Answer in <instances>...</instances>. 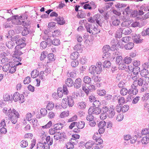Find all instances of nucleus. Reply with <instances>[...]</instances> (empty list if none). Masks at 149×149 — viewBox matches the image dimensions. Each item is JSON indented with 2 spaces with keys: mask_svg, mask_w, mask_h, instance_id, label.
<instances>
[{
  "mask_svg": "<svg viewBox=\"0 0 149 149\" xmlns=\"http://www.w3.org/2000/svg\"><path fill=\"white\" fill-rule=\"evenodd\" d=\"M28 15L26 13L21 14L20 16L16 15L13 16L12 23L16 25H22L24 26H26L25 19L28 18Z\"/></svg>",
  "mask_w": 149,
  "mask_h": 149,
  "instance_id": "nucleus-1",
  "label": "nucleus"
},
{
  "mask_svg": "<svg viewBox=\"0 0 149 149\" xmlns=\"http://www.w3.org/2000/svg\"><path fill=\"white\" fill-rule=\"evenodd\" d=\"M7 114L9 119L11 120L13 124H15L17 122V118L19 117V115L15 109H13L12 110L10 109L8 110Z\"/></svg>",
  "mask_w": 149,
  "mask_h": 149,
  "instance_id": "nucleus-2",
  "label": "nucleus"
},
{
  "mask_svg": "<svg viewBox=\"0 0 149 149\" xmlns=\"http://www.w3.org/2000/svg\"><path fill=\"white\" fill-rule=\"evenodd\" d=\"M74 104L73 99L71 96H67V98H64L62 100L61 106L64 108H66L68 106L72 107Z\"/></svg>",
  "mask_w": 149,
  "mask_h": 149,
  "instance_id": "nucleus-3",
  "label": "nucleus"
},
{
  "mask_svg": "<svg viewBox=\"0 0 149 149\" xmlns=\"http://www.w3.org/2000/svg\"><path fill=\"white\" fill-rule=\"evenodd\" d=\"M132 30L129 28L124 29L123 30L122 28H120L116 32V35L118 38H120L122 37V33L125 35H128L131 33Z\"/></svg>",
  "mask_w": 149,
  "mask_h": 149,
  "instance_id": "nucleus-4",
  "label": "nucleus"
},
{
  "mask_svg": "<svg viewBox=\"0 0 149 149\" xmlns=\"http://www.w3.org/2000/svg\"><path fill=\"white\" fill-rule=\"evenodd\" d=\"M13 99L15 102L19 100V102L21 103L24 102L25 101L24 95L22 94L20 95L17 92H16L14 94Z\"/></svg>",
  "mask_w": 149,
  "mask_h": 149,
  "instance_id": "nucleus-5",
  "label": "nucleus"
},
{
  "mask_svg": "<svg viewBox=\"0 0 149 149\" xmlns=\"http://www.w3.org/2000/svg\"><path fill=\"white\" fill-rule=\"evenodd\" d=\"M137 78H132V79L134 81L131 86L132 87H137L138 86H141L143 84V79L141 78H139V76L137 77Z\"/></svg>",
  "mask_w": 149,
  "mask_h": 149,
  "instance_id": "nucleus-6",
  "label": "nucleus"
},
{
  "mask_svg": "<svg viewBox=\"0 0 149 149\" xmlns=\"http://www.w3.org/2000/svg\"><path fill=\"white\" fill-rule=\"evenodd\" d=\"M101 110V109L98 107H91L88 109V113L89 114L91 113L97 115L100 113Z\"/></svg>",
  "mask_w": 149,
  "mask_h": 149,
  "instance_id": "nucleus-7",
  "label": "nucleus"
},
{
  "mask_svg": "<svg viewBox=\"0 0 149 149\" xmlns=\"http://www.w3.org/2000/svg\"><path fill=\"white\" fill-rule=\"evenodd\" d=\"M19 36H16L15 38L16 43L17 45H20L22 48L26 45L24 43L25 42V38H19Z\"/></svg>",
  "mask_w": 149,
  "mask_h": 149,
  "instance_id": "nucleus-8",
  "label": "nucleus"
},
{
  "mask_svg": "<svg viewBox=\"0 0 149 149\" xmlns=\"http://www.w3.org/2000/svg\"><path fill=\"white\" fill-rule=\"evenodd\" d=\"M138 12L139 11H135L134 12V13L132 14V16L133 17H136L137 19L141 20H146L149 18V12L145 14L142 18L141 17V15H140Z\"/></svg>",
  "mask_w": 149,
  "mask_h": 149,
  "instance_id": "nucleus-9",
  "label": "nucleus"
},
{
  "mask_svg": "<svg viewBox=\"0 0 149 149\" xmlns=\"http://www.w3.org/2000/svg\"><path fill=\"white\" fill-rule=\"evenodd\" d=\"M50 148L48 143L45 142L39 143L37 144L36 149H49Z\"/></svg>",
  "mask_w": 149,
  "mask_h": 149,
  "instance_id": "nucleus-10",
  "label": "nucleus"
},
{
  "mask_svg": "<svg viewBox=\"0 0 149 149\" xmlns=\"http://www.w3.org/2000/svg\"><path fill=\"white\" fill-rule=\"evenodd\" d=\"M121 42L120 41L117 42L116 40L113 39L111 40V48H113V49H116V47L117 46L120 47H122V45H121Z\"/></svg>",
  "mask_w": 149,
  "mask_h": 149,
  "instance_id": "nucleus-11",
  "label": "nucleus"
},
{
  "mask_svg": "<svg viewBox=\"0 0 149 149\" xmlns=\"http://www.w3.org/2000/svg\"><path fill=\"white\" fill-rule=\"evenodd\" d=\"M20 45H17L15 48V51L14 52L13 56L17 58L18 56L21 55L22 53L21 52L20 49L22 48Z\"/></svg>",
  "mask_w": 149,
  "mask_h": 149,
  "instance_id": "nucleus-12",
  "label": "nucleus"
},
{
  "mask_svg": "<svg viewBox=\"0 0 149 149\" xmlns=\"http://www.w3.org/2000/svg\"><path fill=\"white\" fill-rule=\"evenodd\" d=\"M118 16L114 15L111 18V20L112 21V24L115 26H118L120 23V21L118 19Z\"/></svg>",
  "mask_w": 149,
  "mask_h": 149,
  "instance_id": "nucleus-13",
  "label": "nucleus"
},
{
  "mask_svg": "<svg viewBox=\"0 0 149 149\" xmlns=\"http://www.w3.org/2000/svg\"><path fill=\"white\" fill-rule=\"evenodd\" d=\"M114 107L113 106H111L109 108V111H108V113L107 114L108 117L112 118H113L115 116L116 113Z\"/></svg>",
  "mask_w": 149,
  "mask_h": 149,
  "instance_id": "nucleus-14",
  "label": "nucleus"
},
{
  "mask_svg": "<svg viewBox=\"0 0 149 149\" xmlns=\"http://www.w3.org/2000/svg\"><path fill=\"white\" fill-rule=\"evenodd\" d=\"M140 71V68H135L131 71L132 74H131V78H133L134 79L137 78V77L139 75V73Z\"/></svg>",
  "mask_w": 149,
  "mask_h": 149,
  "instance_id": "nucleus-15",
  "label": "nucleus"
},
{
  "mask_svg": "<svg viewBox=\"0 0 149 149\" xmlns=\"http://www.w3.org/2000/svg\"><path fill=\"white\" fill-rule=\"evenodd\" d=\"M143 11H149V4L148 6H144V5L141 6L140 8V10L139 11L138 13H139L140 15H142L144 13Z\"/></svg>",
  "mask_w": 149,
  "mask_h": 149,
  "instance_id": "nucleus-16",
  "label": "nucleus"
},
{
  "mask_svg": "<svg viewBox=\"0 0 149 149\" xmlns=\"http://www.w3.org/2000/svg\"><path fill=\"white\" fill-rule=\"evenodd\" d=\"M81 80L80 78H78L75 80L74 84V86L75 88H79L81 87Z\"/></svg>",
  "mask_w": 149,
  "mask_h": 149,
  "instance_id": "nucleus-17",
  "label": "nucleus"
},
{
  "mask_svg": "<svg viewBox=\"0 0 149 149\" xmlns=\"http://www.w3.org/2000/svg\"><path fill=\"white\" fill-rule=\"evenodd\" d=\"M102 63L100 62H97L96 66V73L97 74H99L102 72Z\"/></svg>",
  "mask_w": 149,
  "mask_h": 149,
  "instance_id": "nucleus-18",
  "label": "nucleus"
},
{
  "mask_svg": "<svg viewBox=\"0 0 149 149\" xmlns=\"http://www.w3.org/2000/svg\"><path fill=\"white\" fill-rule=\"evenodd\" d=\"M86 103L85 102H79L77 104V107L78 109H84L86 108Z\"/></svg>",
  "mask_w": 149,
  "mask_h": 149,
  "instance_id": "nucleus-19",
  "label": "nucleus"
},
{
  "mask_svg": "<svg viewBox=\"0 0 149 149\" xmlns=\"http://www.w3.org/2000/svg\"><path fill=\"white\" fill-rule=\"evenodd\" d=\"M141 35L139 34H135L133 36V39L134 42L136 43H141L142 40L140 38Z\"/></svg>",
  "mask_w": 149,
  "mask_h": 149,
  "instance_id": "nucleus-20",
  "label": "nucleus"
},
{
  "mask_svg": "<svg viewBox=\"0 0 149 149\" xmlns=\"http://www.w3.org/2000/svg\"><path fill=\"white\" fill-rule=\"evenodd\" d=\"M100 32V30L97 27H96L94 25H93L91 31V34L93 35H95Z\"/></svg>",
  "mask_w": 149,
  "mask_h": 149,
  "instance_id": "nucleus-21",
  "label": "nucleus"
},
{
  "mask_svg": "<svg viewBox=\"0 0 149 149\" xmlns=\"http://www.w3.org/2000/svg\"><path fill=\"white\" fill-rule=\"evenodd\" d=\"M63 134H61V133H56L55 135H54V139L56 140H58L60 139H62L63 138H65L66 136L65 135H62Z\"/></svg>",
  "mask_w": 149,
  "mask_h": 149,
  "instance_id": "nucleus-22",
  "label": "nucleus"
},
{
  "mask_svg": "<svg viewBox=\"0 0 149 149\" xmlns=\"http://www.w3.org/2000/svg\"><path fill=\"white\" fill-rule=\"evenodd\" d=\"M141 133L142 135H146V136L149 139V129L145 128L142 130Z\"/></svg>",
  "mask_w": 149,
  "mask_h": 149,
  "instance_id": "nucleus-23",
  "label": "nucleus"
},
{
  "mask_svg": "<svg viewBox=\"0 0 149 149\" xmlns=\"http://www.w3.org/2000/svg\"><path fill=\"white\" fill-rule=\"evenodd\" d=\"M56 20L58 24L60 25H63L65 23V21L64 20V18L60 16L57 18Z\"/></svg>",
  "mask_w": 149,
  "mask_h": 149,
  "instance_id": "nucleus-24",
  "label": "nucleus"
},
{
  "mask_svg": "<svg viewBox=\"0 0 149 149\" xmlns=\"http://www.w3.org/2000/svg\"><path fill=\"white\" fill-rule=\"evenodd\" d=\"M65 84L68 87H71L74 85L73 81L71 78H68L65 81Z\"/></svg>",
  "mask_w": 149,
  "mask_h": 149,
  "instance_id": "nucleus-25",
  "label": "nucleus"
},
{
  "mask_svg": "<svg viewBox=\"0 0 149 149\" xmlns=\"http://www.w3.org/2000/svg\"><path fill=\"white\" fill-rule=\"evenodd\" d=\"M79 54L77 52H75L71 53L70 57L72 59L75 60L78 58Z\"/></svg>",
  "mask_w": 149,
  "mask_h": 149,
  "instance_id": "nucleus-26",
  "label": "nucleus"
},
{
  "mask_svg": "<svg viewBox=\"0 0 149 149\" xmlns=\"http://www.w3.org/2000/svg\"><path fill=\"white\" fill-rule=\"evenodd\" d=\"M81 4L83 6V8L85 9H88L89 10H91V8L90 6L89 3H88V2L87 1L85 3L83 2L81 3Z\"/></svg>",
  "mask_w": 149,
  "mask_h": 149,
  "instance_id": "nucleus-27",
  "label": "nucleus"
},
{
  "mask_svg": "<svg viewBox=\"0 0 149 149\" xmlns=\"http://www.w3.org/2000/svg\"><path fill=\"white\" fill-rule=\"evenodd\" d=\"M133 43L131 42L127 44L124 46V48L126 50H130L132 49L134 46Z\"/></svg>",
  "mask_w": 149,
  "mask_h": 149,
  "instance_id": "nucleus-28",
  "label": "nucleus"
},
{
  "mask_svg": "<svg viewBox=\"0 0 149 149\" xmlns=\"http://www.w3.org/2000/svg\"><path fill=\"white\" fill-rule=\"evenodd\" d=\"M143 66L144 67L146 66L144 65V64ZM145 68H146L145 67V68L142 70L140 72V74L142 77H145L149 73L148 70H147Z\"/></svg>",
  "mask_w": 149,
  "mask_h": 149,
  "instance_id": "nucleus-29",
  "label": "nucleus"
},
{
  "mask_svg": "<svg viewBox=\"0 0 149 149\" xmlns=\"http://www.w3.org/2000/svg\"><path fill=\"white\" fill-rule=\"evenodd\" d=\"M93 26L91 24H89L88 23H86L84 25L87 31L90 34H91V31L92 28Z\"/></svg>",
  "mask_w": 149,
  "mask_h": 149,
  "instance_id": "nucleus-30",
  "label": "nucleus"
},
{
  "mask_svg": "<svg viewBox=\"0 0 149 149\" xmlns=\"http://www.w3.org/2000/svg\"><path fill=\"white\" fill-rule=\"evenodd\" d=\"M16 71V67L15 65L11 64L8 72L9 73L13 74Z\"/></svg>",
  "mask_w": 149,
  "mask_h": 149,
  "instance_id": "nucleus-31",
  "label": "nucleus"
},
{
  "mask_svg": "<svg viewBox=\"0 0 149 149\" xmlns=\"http://www.w3.org/2000/svg\"><path fill=\"white\" fill-rule=\"evenodd\" d=\"M54 126V129L56 130H58L62 129L63 127V125L61 123H58L55 124Z\"/></svg>",
  "mask_w": 149,
  "mask_h": 149,
  "instance_id": "nucleus-32",
  "label": "nucleus"
},
{
  "mask_svg": "<svg viewBox=\"0 0 149 149\" xmlns=\"http://www.w3.org/2000/svg\"><path fill=\"white\" fill-rule=\"evenodd\" d=\"M85 125V123L84 121H80L78 123L76 122V126L79 129L83 128Z\"/></svg>",
  "mask_w": 149,
  "mask_h": 149,
  "instance_id": "nucleus-33",
  "label": "nucleus"
},
{
  "mask_svg": "<svg viewBox=\"0 0 149 149\" xmlns=\"http://www.w3.org/2000/svg\"><path fill=\"white\" fill-rule=\"evenodd\" d=\"M96 66L91 65L89 69V72L92 75H94L95 72H96Z\"/></svg>",
  "mask_w": 149,
  "mask_h": 149,
  "instance_id": "nucleus-34",
  "label": "nucleus"
},
{
  "mask_svg": "<svg viewBox=\"0 0 149 149\" xmlns=\"http://www.w3.org/2000/svg\"><path fill=\"white\" fill-rule=\"evenodd\" d=\"M31 77L33 78H36L39 75V71L37 70H33L32 71L31 73Z\"/></svg>",
  "mask_w": 149,
  "mask_h": 149,
  "instance_id": "nucleus-35",
  "label": "nucleus"
},
{
  "mask_svg": "<svg viewBox=\"0 0 149 149\" xmlns=\"http://www.w3.org/2000/svg\"><path fill=\"white\" fill-rule=\"evenodd\" d=\"M94 144V143L92 141H89L85 144V147L87 149H89L92 147Z\"/></svg>",
  "mask_w": 149,
  "mask_h": 149,
  "instance_id": "nucleus-36",
  "label": "nucleus"
},
{
  "mask_svg": "<svg viewBox=\"0 0 149 149\" xmlns=\"http://www.w3.org/2000/svg\"><path fill=\"white\" fill-rule=\"evenodd\" d=\"M60 31L59 30H57L52 32V36L53 38L59 36L60 35Z\"/></svg>",
  "mask_w": 149,
  "mask_h": 149,
  "instance_id": "nucleus-37",
  "label": "nucleus"
},
{
  "mask_svg": "<svg viewBox=\"0 0 149 149\" xmlns=\"http://www.w3.org/2000/svg\"><path fill=\"white\" fill-rule=\"evenodd\" d=\"M74 50L80 52H81L82 49H81V45L79 44H77L74 47Z\"/></svg>",
  "mask_w": 149,
  "mask_h": 149,
  "instance_id": "nucleus-38",
  "label": "nucleus"
},
{
  "mask_svg": "<svg viewBox=\"0 0 149 149\" xmlns=\"http://www.w3.org/2000/svg\"><path fill=\"white\" fill-rule=\"evenodd\" d=\"M14 45V42L12 40L8 41L6 42V45L9 48H11Z\"/></svg>",
  "mask_w": 149,
  "mask_h": 149,
  "instance_id": "nucleus-39",
  "label": "nucleus"
},
{
  "mask_svg": "<svg viewBox=\"0 0 149 149\" xmlns=\"http://www.w3.org/2000/svg\"><path fill=\"white\" fill-rule=\"evenodd\" d=\"M123 61L125 63L129 64L131 62L132 59L130 57L127 56L124 58Z\"/></svg>",
  "mask_w": 149,
  "mask_h": 149,
  "instance_id": "nucleus-40",
  "label": "nucleus"
},
{
  "mask_svg": "<svg viewBox=\"0 0 149 149\" xmlns=\"http://www.w3.org/2000/svg\"><path fill=\"white\" fill-rule=\"evenodd\" d=\"M141 142L143 144H147L149 143V139L146 136L142 139Z\"/></svg>",
  "mask_w": 149,
  "mask_h": 149,
  "instance_id": "nucleus-41",
  "label": "nucleus"
},
{
  "mask_svg": "<svg viewBox=\"0 0 149 149\" xmlns=\"http://www.w3.org/2000/svg\"><path fill=\"white\" fill-rule=\"evenodd\" d=\"M110 54L108 53H104L102 55L104 60H109L111 58Z\"/></svg>",
  "mask_w": 149,
  "mask_h": 149,
  "instance_id": "nucleus-42",
  "label": "nucleus"
},
{
  "mask_svg": "<svg viewBox=\"0 0 149 149\" xmlns=\"http://www.w3.org/2000/svg\"><path fill=\"white\" fill-rule=\"evenodd\" d=\"M129 109V107L128 105H124L121 108L120 107L119 109L120 110H118L117 111H121L122 112H125L127 111Z\"/></svg>",
  "mask_w": 149,
  "mask_h": 149,
  "instance_id": "nucleus-43",
  "label": "nucleus"
},
{
  "mask_svg": "<svg viewBox=\"0 0 149 149\" xmlns=\"http://www.w3.org/2000/svg\"><path fill=\"white\" fill-rule=\"evenodd\" d=\"M83 81L86 84H89L91 81V78L88 76H86L83 78Z\"/></svg>",
  "mask_w": 149,
  "mask_h": 149,
  "instance_id": "nucleus-44",
  "label": "nucleus"
},
{
  "mask_svg": "<svg viewBox=\"0 0 149 149\" xmlns=\"http://www.w3.org/2000/svg\"><path fill=\"white\" fill-rule=\"evenodd\" d=\"M123 61L122 56H119L116 57V63L118 65L120 63H122Z\"/></svg>",
  "mask_w": 149,
  "mask_h": 149,
  "instance_id": "nucleus-45",
  "label": "nucleus"
},
{
  "mask_svg": "<svg viewBox=\"0 0 149 149\" xmlns=\"http://www.w3.org/2000/svg\"><path fill=\"white\" fill-rule=\"evenodd\" d=\"M10 64L8 63L5 64L2 67L3 71L6 72L8 71Z\"/></svg>",
  "mask_w": 149,
  "mask_h": 149,
  "instance_id": "nucleus-46",
  "label": "nucleus"
},
{
  "mask_svg": "<svg viewBox=\"0 0 149 149\" xmlns=\"http://www.w3.org/2000/svg\"><path fill=\"white\" fill-rule=\"evenodd\" d=\"M54 104L52 102H50L48 104L46 108L49 110H51L54 107Z\"/></svg>",
  "mask_w": 149,
  "mask_h": 149,
  "instance_id": "nucleus-47",
  "label": "nucleus"
},
{
  "mask_svg": "<svg viewBox=\"0 0 149 149\" xmlns=\"http://www.w3.org/2000/svg\"><path fill=\"white\" fill-rule=\"evenodd\" d=\"M111 63L109 61L105 60L104 62L103 66L104 68H109L111 65Z\"/></svg>",
  "mask_w": 149,
  "mask_h": 149,
  "instance_id": "nucleus-48",
  "label": "nucleus"
},
{
  "mask_svg": "<svg viewBox=\"0 0 149 149\" xmlns=\"http://www.w3.org/2000/svg\"><path fill=\"white\" fill-rule=\"evenodd\" d=\"M20 146L22 148H25L28 146L27 141L24 140L21 141L20 143Z\"/></svg>",
  "mask_w": 149,
  "mask_h": 149,
  "instance_id": "nucleus-49",
  "label": "nucleus"
},
{
  "mask_svg": "<svg viewBox=\"0 0 149 149\" xmlns=\"http://www.w3.org/2000/svg\"><path fill=\"white\" fill-rule=\"evenodd\" d=\"M130 24V21H124L121 24L122 27H128Z\"/></svg>",
  "mask_w": 149,
  "mask_h": 149,
  "instance_id": "nucleus-50",
  "label": "nucleus"
},
{
  "mask_svg": "<svg viewBox=\"0 0 149 149\" xmlns=\"http://www.w3.org/2000/svg\"><path fill=\"white\" fill-rule=\"evenodd\" d=\"M110 49L111 48L108 45H104L102 48V50L104 53H108V52Z\"/></svg>",
  "mask_w": 149,
  "mask_h": 149,
  "instance_id": "nucleus-51",
  "label": "nucleus"
},
{
  "mask_svg": "<svg viewBox=\"0 0 149 149\" xmlns=\"http://www.w3.org/2000/svg\"><path fill=\"white\" fill-rule=\"evenodd\" d=\"M66 147L68 149H72L74 147V145L70 141L66 144Z\"/></svg>",
  "mask_w": 149,
  "mask_h": 149,
  "instance_id": "nucleus-52",
  "label": "nucleus"
},
{
  "mask_svg": "<svg viewBox=\"0 0 149 149\" xmlns=\"http://www.w3.org/2000/svg\"><path fill=\"white\" fill-rule=\"evenodd\" d=\"M69 115V112L68 111H64L62 112L60 116L61 118H64L65 117L68 116Z\"/></svg>",
  "mask_w": 149,
  "mask_h": 149,
  "instance_id": "nucleus-53",
  "label": "nucleus"
},
{
  "mask_svg": "<svg viewBox=\"0 0 149 149\" xmlns=\"http://www.w3.org/2000/svg\"><path fill=\"white\" fill-rule=\"evenodd\" d=\"M90 6L91 8V10L94 9L96 8L97 6V4L95 2L91 1L89 3Z\"/></svg>",
  "mask_w": 149,
  "mask_h": 149,
  "instance_id": "nucleus-54",
  "label": "nucleus"
},
{
  "mask_svg": "<svg viewBox=\"0 0 149 149\" xmlns=\"http://www.w3.org/2000/svg\"><path fill=\"white\" fill-rule=\"evenodd\" d=\"M32 115L30 113H28L25 116V119L26 120L29 121L31 120L32 119Z\"/></svg>",
  "mask_w": 149,
  "mask_h": 149,
  "instance_id": "nucleus-55",
  "label": "nucleus"
},
{
  "mask_svg": "<svg viewBox=\"0 0 149 149\" xmlns=\"http://www.w3.org/2000/svg\"><path fill=\"white\" fill-rule=\"evenodd\" d=\"M128 92V91L127 88H124L121 89L120 91V94L122 95H126Z\"/></svg>",
  "mask_w": 149,
  "mask_h": 149,
  "instance_id": "nucleus-56",
  "label": "nucleus"
},
{
  "mask_svg": "<svg viewBox=\"0 0 149 149\" xmlns=\"http://www.w3.org/2000/svg\"><path fill=\"white\" fill-rule=\"evenodd\" d=\"M130 7L129 6H128L123 11V14L125 15H126L130 14Z\"/></svg>",
  "mask_w": 149,
  "mask_h": 149,
  "instance_id": "nucleus-57",
  "label": "nucleus"
},
{
  "mask_svg": "<svg viewBox=\"0 0 149 149\" xmlns=\"http://www.w3.org/2000/svg\"><path fill=\"white\" fill-rule=\"evenodd\" d=\"M48 58L50 61H54L55 60L54 55L52 53H50L48 54Z\"/></svg>",
  "mask_w": 149,
  "mask_h": 149,
  "instance_id": "nucleus-58",
  "label": "nucleus"
},
{
  "mask_svg": "<svg viewBox=\"0 0 149 149\" xmlns=\"http://www.w3.org/2000/svg\"><path fill=\"white\" fill-rule=\"evenodd\" d=\"M32 124L33 127H36L38 126V124L37 119L36 118H34L32 120Z\"/></svg>",
  "mask_w": 149,
  "mask_h": 149,
  "instance_id": "nucleus-59",
  "label": "nucleus"
},
{
  "mask_svg": "<svg viewBox=\"0 0 149 149\" xmlns=\"http://www.w3.org/2000/svg\"><path fill=\"white\" fill-rule=\"evenodd\" d=\"M118 69L120 70H124L126 68V65L123 62L122 63H120L118 64Z\"/></svg>",
  "mask_w": 149,
  "mask_h": 149,
  "instance_id": "nucleus-60",
  "label": "nucleus"
},
{
  "mask_svg": "<svg viewBox=\"0 0 149 149\" xmlns=\"http://www.w3.org/2000/svg\"><path fill=\"white\" fill-rule=\"evenodd\" d=\"M47 52L46 51H45L44 52H42L41 54V55L40 56V60H43L47 56Z\"/></svg>",
  "mask_w": 149,
  "mask_h": 149,
  "instance_id": "nucleus-61",
  "label": "nucleus"
},
{
  "mask_svg": "<svg viewBox=\"0 0 149 149\" xmlns=\"http://www.w3.org/2000/svg\"><path fill=\"white\" fill-rule=\"evenodd\" d=\"M131 39V38L129 36H125L123 38L121 39V41L125 43H127L129 42L130 40Z\"/></svg>",
  "mask_w": 149,
  "mask_h": 149,
  "instance_id": "nucleus-62",
  "label": "nucleus"
},
{
  "mask_svg": "<svg viewBox=\"0 0 149 149\" xmlns=\"http://www.w3.org/2000/svg\"><path fill=\"white\" fill-rule=\"evenodd\" d=\"M60 43V40L57 39H55L52 41V43L55 46L59 45Z\"/></svg>",
  "mask_w": 149,
  "mask_h": 149,
  "instance_id": "nucleus-63",
  "label": "nucleus"
},
{
  "mask_svg": "<svg viewBox=\"0 0 149 149\" xmlns=\"http://www.w3.org/2000/svg\"><path fill=\"white\" fill-rule=\"evenodd\" d=\"M143 84L148 86L149 83V77H146L143 79Z\"/></svg>",
  "mask_w": 149,
  "mask_h": 149,
  "instance_id": "nucleus-64",
  "label": "nucleus"
}]
</instances>
